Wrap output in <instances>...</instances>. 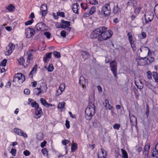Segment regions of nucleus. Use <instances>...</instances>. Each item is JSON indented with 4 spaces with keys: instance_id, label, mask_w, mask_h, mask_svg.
I'll return each mask as SVG.
<instances>
[{
    "instance_id": "nucleus-48",
    "label": "nucleus",
    "mask_w": 158,
    "mask_h": 158,
    "mask_svg": "<svg viewBox=\"0 0 158 158\" xmlns=\"http://www.w3.org/2000/svg\"><path fill=\"white\" fill-rule=\"evenodd\" d=\"M120 127V124H115L114 125L113 128L117 130H118Z\"/></svg>"
},
{
    "instance_id": "nucleus-10",
    "label": "nucleus",
    "mask_w": 158,
    "mask_h": 158,
    "mask_svg": "<svg viewBox=\"0 0 158 158\" xmlns=\"http://www.w3.org/2000/svg\"><path fill=\"white\" fill-rule=\"evenodd\" d=\"M145 59V57H140V58H137L136 59V61L138 65L141 66H144L147 65Z\"/></svg>"
},
{
    "instance_id": "nucleus-33",
    "label": "nucleus",
    "mask_w": 158,
    "mask_h": 158,
    "mask_svg": "<svg viewBox=\"0 0 158 158\" xmlns=\"http://www.w3.org/2000/svg\"><path fill=\"white\" fill-rule=\"evenodd\" d=\"M54 69V67L52 64H49L47 69L48 72H52Z\"/></svg>"
},
{
    "instance_id": "nucleus-60",
    "label": "nucleus",
    "mask_w": 158,
    "mask_h": 158,
    "mask_svg": "<svg viewBox=\"0 0 158 158\" xmlns=\"http://www.w3.org/2000/svg\"><path fill=\"white\" fill-rule=\"evenodd\" d=\"M81 54L83 56H87V57L89 55L88 53L85 51H81Z\"/></svg>"
},
{
    "instance_id": "nucleus-11",
    "label": "nucleus",
    "mask_w": 158,
    "mask_h": 158,
    "mask_svg": "<svg viewBox=\"0 0 158 158\" xmlns=\"http://www.w3.org/2000/svg\"><path fill=\"white\" fill-rule=\"evenodd\" d=\"M43 86H41L40 88H37L34 89L35 92L36 93V94L37 95H39L42 92H45L47 89V87L46 85H44V89H42Z\"/></svg>"
},
{
    "instance_id": "nucleus-64",
    "label": "nucleus",
    "mask_w": 158,
    "mask_h": 158,
    "mask_svg": "<svg viewBox=\"0 0 158 158\" xmlns=\"http://www.w3.org/2000/svg\"><path fill=\"white\" fill-rule=\"evenodd\" d=\"M41 14L43 16H45L47 12V10H43L41 11Z\"/></svg>"
},
{
    "instance_id": "nucleus-61",
    "label": "nucleus",
    "mask_w": 158,
    "mask_h": 158,
    "mask_svg": "<svg viewBox=\"0 0 158 158\" xmlns=\"http://www.w3.org/2000/svg\"><path fill=\"white\" fill-rule=\"evenodd\" d=\"M24 93L25 94L28 95L30 94V91L28 89H25L24 90Z\"/></svg>"
},
{
    "instance_id": "nucleus-53",
    "label": "nucleus",
    "mask_w": 158,
    "mask_h": 158,
    "mask_svg": "<svg viewBox=\"0 0 158 158\" xmlns=\"http://www.w3.org/2000/svg\"><path fill=\"white\" fill-rule=\"evenodd\" d=\"M16 149L12 148L11 149L10 153H11L13 156H15L16 155Z\"/></svg>"
},
{
    "instance_id": "nucleus-51",
    "label": "nucleus",
    "mask_w": 158,
    "mask_h": 158,
    "mask_svg": "<svg viewBox=\"0 0 158 158\" xmlns=\"http://www.w3.org/2000/svg\"><path fill=\"white\" fill-rule=\"evenodd\" d=\"M57 15L58 16H59L62 17H65L64 13L63 12H58L57 13Z\"/></svg>"
},
{
    "instance_id": "nucleus-18",
    "label": "nucleus",
    "mask_w": 158,
    "mask_h": 158,
    "mask_svg": "<svg viewBox=\"0 0 158 158\" xmlns=\"http://www.w3.org/2000/svg\"><path fill=\"white\" fill-rule=\"evenodd\" d=\"M27 54L28 55L27 60V64H26V66H27L30 62V60L33 58V55L32 54V52L31 51H29L27 52Z\"/></svg>"
},
{
    "instance_id": "nucleus-27",
    "label": "nucleus",
    "mask_w": 158,
    "mask_h": 158,
    "mask_svg": "<svg viewBox=\"0 0 158 158\" xmlns=\"http://www.w3.org/2000/svg\"><path fill=\"white\" fill-rule=\"evenodd\" d=\"M127 35L128 37V39L130 43L131 46H132V34L131 32H128L127 34Z\"/></svg>"
},
{
    "instance_id": "nucleus-12",
    "label": "nucleus",
    "mask_w": 158,
    "mask_h": 158,
    "mask_svg": "<svg viewBox=\"0 0 158 158\" xmlns=\"http://www.w3.org/2000/svg\"><path fill=\"white\" fill-rule=\"evenodd\" d=\"M88 82L87 79L85 78L82 75L80 76L79 79V83L82 86L83 88H84L85 85L86 84L88 83Z\"/></svg>"
},
{
    "instance_id": "nucleus-56",
    "label": "nucleus",
    "mask_w": 158,
    "mask_h": 158,
    "mask_svg": "<svg viewBox=\"0 0 158 158\" xmlns=\"http://www.w3.org/2000/svg\"><path fill=\"white\" fill-rule=\"evenodd\" d=\"M23 154L26 156L29 155L30 154V153L29 151L26 150L23 152Z\"/></svg>"
},
{
    "instance_id": "nucleus-41",
    "label": "nucleus",
    "mask_w": 158,
    "mask_h": 158,
    "mask_svg": "<svg viewBox=\"0 0 158 158\" xmlns=\"http://www.w3.org/2000/svg\"><path fill=\"white\" fill-rule=\"evenodd\" d=\"M64 24L67 27V30L69 31H70L71 28L69 27V26H70L69 22L66 21Z\"/></svg>"
},
{
    "instance_id": "nucleus-2",
    "label": "nucleus",
    "mask_w": 158,
    "mask_h": 158,
    "mask_svg": "<svg viewBox=\"0 0 158 158\" xmlns=\"http://www.w3.org/2000/svg\"><path fill=\"white\" fill-rule=\"evenodd\" d=\"M95 106L93 102H89L87 107L85 110V117L86 120L91 119L95 113Z\"/></svg>"
},
{
    "instance_id": "nucleus-43",
    "label": "nucleus",
    "mask_w": 158,
    "mask_h": 158,
    "mask_svg": "<svg viewBox=\"0 0 158 158\" xmlns=\"http://www.w3.org/2000/svg\"><path fill=\"white\" fill-rule=\"evenodd\" d=\"M7 61V60L4 59L0 63V65L4 67L6 66V63Z\"/></svg>"
},
{
    "instance_id": "nucleus-29",
    "label": "nucleus",
    "mask_w": 158,
    "mask_h": 158,
    "mask_svg": "<svg viewBox=\"0 0 158 158\" xmlns=\"http://www.w3.org/2000/svg\"><path fill=\"white\" fill-rule=\"evenodd\" d=\"M6 8L10 11L12 12L14 10L15 8L14 6L11 4H10L6 7Z\"/></svg>"
},
{
    "instance_id": "nucleus-32",
    "label": "nucleus",
    "mask_w": 158,
    "mask_h": 158,
    "mask_svg": "<svg viewBox=\"0 0 158 158\" xmlns=\"http://www.w3.org/2000/svg\"><path fill=\"white\" fill-rule=\"evenodd\" d=\"M65 85L64 83H62L60 85L59 87V89L60 90L61 93L65 89Z\"/></svg>"
},
{
    "instance_id": "nucleus-5",
    "label": "nucleus",
    "mask_w": 158,
    "mask_h": 158,
    "mask_svg": "<svg viewBox=\"0 0 158 158\" xmlns=\"http://www.w3.org/2000/svg\"><path fill=\"white\" fill-rule=\"evenodd\" d=\"M110 67L114 77H115L117 76V63L116 61L113 60L110 63Z\"/></svg>"
},
{
    "instance_id": "nucleus-26",
    "label": "nucleus",
    "mask_w": 158,
    "mask_h": 158,
    "mask_svg": "<svg viewBox=\"0 0 158 158\" xmlns=\"http://www.w3.org/2000/svg\"><path fill=\"white\" fill-rule=\"evenodd\" d=\"M130 120L131 124H133L135 122H137L136 118L133 115L130 116Z\"/></svg>"
},
{
    "instance_id": "nucleus-6",
    "label": "nucleus",
    "mask_w": 158,
    "mask_h": 158,
    "mask_svg": "<svg viewBox=\"0 0 158 158\" xmlns=\"http://www.w3.org/2000/svg\"><path fill=\"white\" fill-rule=\"evenodd\" d=\"M35 33V30L32 28L28 27L25 30V34L27 38H31L34 35Z\"/></svg>"
},
{
    "instance_id": "nucleus-52",
    "label": "nucleus",
    "mask_w": 158,
    "mask_h": 158,
    "mask_svg": "<svg viewBox=\"0 0 158 158\" xmlns=\"http://www.w3.org/2000/svg\"><path fill=\"white\" fill-rule=\"evenodd\" d=\"M44 35L46 36L47 38L48 39H49L50 38L51 34L48 32H44Z\"/></svg>"
},
{
    "instance_id": "nucleus-13",
    "label": "nucleus",
    "mask_w": 158,
    "mask_h": 158,
    "mask_svg": "<svg viewBox=\"0 0 158 158\" xmlns=\"http://www.w3.org/2000/svg\"><path fill=\"white\" fill-rule=\"evenodd\" d=\"M42 112L40 107H38L36 108L35 110V117L37 118H40L42 115Z\"/></svg>"
},
{
    "instance_id": "nucleus-49",
    "label": "nucleus",
    "mask_w": 158,
    "mask_h": 158,
    "mask_svg": "<svg viewBox=\"0 0 158 158\" xmlns=\"http://www.w3.org/2000/svg\"><path fill=\"white\" fill-rule=\"evenodd\" d=\"M81 6L82 8H83L85 10L86 9L88 8L86 3H81Z\"/></svg>"
},
{
    "instance_id": "nucleus-63",
    "label": "nucleus",
    "mask_w": 158,
    "mask_h": 158,
    "mask_svg": "<svg viewBox=\"0 0 158 158\" xmlns=\"http://www.w3.org/2000/svg\"><path fill=\"white\" fill-rule=\"evenodd\" d=\"M46 143H47V142L46 141H44L43 142H42V143H41V144H40L41 147L42 148L44 147L45 146Z\"/></svg>"
},
{
    "instance_id": "nucleus-3",
    "label": "nucleus",
    "mask_w": 158,
    "mask_h": 158,
    "mask_svg": "<svg viewBox=\"0 0 158 158\" xmlns=\"http://www.w3.org/2000/svg\"><path fill=\"white\" fill-rule=\"evenodd\" d=\"M110 3L105 4L102 7L101 13L104 16L108 17L110 14L111 9L110 6Z\"/></svg>"
},
{
    "instance_id": "nucleus-44",
    "label": "nucleus",
    "mask_w": 158,
    "mask_h": 158,
    "mask_svg": "<svg viewBox=\"0 0 158 158\" xmlns=\"http://www.w3.org/2000/svg\"><path fill=\"white\" fill-rule=\"evenodd\" d=\"M34 22V20L33 19H31V20H29L25 23V24L26 26H27L28 25H31V24L32 23Z\"/></svg>"
},
{
    "instance_id": "nucleus-23",
    "label": "nucleus",
    "mask_w": 158,
    "mask_h": 158,
    "mask_svg": "<svg viewBox=\"0 0 158 158\" xmlns=\"http://www.w3.org/2000/svg\"><path fill=\"white\" fill-rule=\"evenodd\" d=\"M121 9L118 7V5L116 6H114L113 9V12L114 14H118L121 12Z\"/></svg>"
},
{
    "instance_id": "nucleus-55",
    "label": "nucleus",
    "mask_w": 158,
    "mask_h": 158,
    "mask_svg": "<svg viewBox=\"0 0 158 158\" xmlns=\"http://www.w3.org/2000/svg\"><path fill=\"white\" fill-rule=\"evenodd\" d=\"M43 138L42 135L41 134H38L37 135V139L39 140H40Z\"/></svg>"
},
{
    "instance_id": "nucleus-62",
    "label": "nucleus",
    "mask_w": 158,
    "mask_h": 158,
    "mask_svg": "<svg viewBox=\"0 0 158 158\" xmlns=\"http://www.w3.org/2000/svg\"><path fill=\"white\" fill-rule=\"evenodd\" d=\"M147 77H148V78L149 79H150L152 78V74L151 73V72L150 71H148L147 72Z\"/></svg>"
},
{
    "instance_id": "nucleus-19",
    "label": "nucleus",
    "mask_w": 158,
    "mask_h": 158,
    "mask_svg": "<svg viewBox=\"0 0 158 158\" xmlns=\"http://www.w3.org/2000/svg\"><path fill=\"white\" fill-rule=\"evenodd\" d=\"M79 7V5L77 3H73L72 6V9L73 12L75 13H78V7Z\"/></svg>"
},
{
    "instance_id": "nucleus-39",
    "label": "nucleus",
    "mask_w": 158,
    "mask_h": 158,
    "mask_svg": "<svg viewBox=\"0 0 158 158\" xmlns=\"http://www.w3.org/2000/svg\"><path fill=\"white\" fill-rule=\"evenodd\" d=\"M41 152L44 155L48 156V151L47 149L45 148H43L41 150Z\"/></svg>"
},
{
    "instance_id": "nucleus-40",
    "label": "nucleus",
    "mask_w": 158,
    "mask_h": 158,
    "mask_svg": "<svg viewBox=\"0 0 158 158\" xmlns=\"http://www.w3.org/2000/svg\"><path fill=\"white\" fill-rule=\"evenodd\" d=\"M31 105L32 107H35V108L39 107L38 104L35 101L32 102L31 104Z\"/></svg>"
},
{
    "instance_id": "nucleus-54",
    "label": "nucleus",
    "mask_w": 158,
    "mask_h": 158,
    "mask_svg": "<svg viewBox=\"0 0 158 158\" xmlns=\"http://www.w3.org/2000/svg\"><path fill=\"white\" fill-rule=\"evenodd\" d=\"M69 142L70 141L68 140L65 139L62 141V143L63 144L66 145L67 144L69 143Z\"/></svg>"
},
{
    "instance_id": "nucleus-28",
    "label": "nucleus",
    "mask_w": 158,
    "mask_h": 158,
    "mask_svg": "<svg viewBox=\"0 0 158 158\" xmlns=\"http://www.w3.org/2000/svg\"><path fill=\"white\" fill-rule=\"evenodd\" d=\"M65 104V103L64 102H60L58 106V108L61 110L63 109L64 108Z\"/></svg>"
},
{
    "instance_id": "nucleus-25",
    "label": "nucleus",
    "mask_w": 158,
    "mask_h": 158,
    "mask_svg": "<svg viewBox=\"0 0 158 158\" xmlns=\"http://www.w3.org/2000/svg\"><path fill=\"white\" fill-rule=\"evenodd\" d=\"M40 101H41V102L42 103V104L43 105L45 106H47L48 107H49V106H52L50 104L48 103L43 98H41L40 99Z\"/></svg>"
},
{
    "instance_id": "nucleus-8",
    "label": "nucleus",
    "mask_w": 158,
    "mask_h": 158,
    "mask_svg": "<svg viewBox=\"0 0 158 158\" xmlns=\"http://www.w3.org/2000/svg\"><path fill=\"white\" fill-rule=\"evenodd\" d=\"M145 19L146 23L151 22L153 18V14L151 12H146L145 15Z\"/></svg>"
},
{
    "instance_id": "nucleus-20",
    "label": "nucleus",
    "mask_w": 158,
    "mask_h": 158,
    "mask_svg": "<svg viewBox=\"0 0 158 158\" xmlns=\"http://www.w3.org/2000/svg\"><path fill=\"white\" fill-rule=\"evenodd\" d=\"M104 106L106 110H111L113 106L109 103V101L107 99H105L104 102Z\"/></svg>"
},
{
    "instance_id": "nucleus-38",
    "label": "nucleus",
    "mask_w": 158,
    "mask_h": 158,
    "mask_svg": "<svg viewBox=\"0 0 158 158\" xmlns=\"http://www.w3.org/2000/svg\"><path fill=\"white\" fill-rule=\"evenodd\" d=\"M121 150L123 156V158H128L127 154L126 151L123 149H122Z\"/></svg>"
},
{
    "instance_id": "nucleus-22",
    "label": "nucleus",
    "mask_w": 158,
    "mask_h": 158,
    "mask_svg": "<svg viewBox=\"0 0 158 158\" xmlns=\"http://www.w3.org/2000/svg\"><path fill=\"white\" fill-rule=\"evenodd\" d=\"M145 60L147 64H149L154 60V58L151 56H149L148 58L145 57Z\"/></svg>"
},
{
    "instance_id": "nucleus-57",
    "label": "nucleus",
    "mask_w": 158,
    "mask_h": 158,
    "mask_svg": "<svg viewBox=\"0 0 158 158\" xmlns=\"http://www.w3.org/2000/svg\"><path fill=\"white\" fill-rule=\"evenodd\" d=\"M65 126L67 129H69L70 127L69 122L67 120L65 121Z\"/></svg>"
},
{
    "instance_id": "nucleus-30",
    "label": "nucleus",
    "mask_w": 158,
    "mask_h": 158,
    "mask_svg": "<svg viewBox=\"0 0 158 158\" xmlns=\"http://www.w3.org/2000/svg\"><path fill=\"white\" fill-rule=\"evenodd\" d=\"M77 144L75 143H73L71 147V151L73 152H74L75 150L77 149Z\"/></svg>"
},
{
    "instance_id": "nucleus-21",
    "label": "nucleus",
    "mask_w": 158,
    "mask_h": 158,
    "mask_svg": "<svg viewBox=\"0 0 158 158\" xmlns=\"http://www.w3.org/2000/svg\"><path fill=\"white\" fill-rule=\"evenodd\" d=\"M106 152L101 149L100 150L98 151V157H106Z\"/></svg>"
},
{
    "instance_id": "nucleus-59",
    "label": "nucleus",
    "mask_w": 158,
    "mask_h": 158,
    "mask_svg": "<svg viewBox=\"0 0 158 158\" xmlns=\"http://www.w3.org/2000/svg\"><path fill=\"white\" fill-rule=\"evenodd\" d=\"M153 151H155L156 153H158V143L156 144L155 148L153 150Z\"/></svg>"
},
{
    "instance_id": "nucleus-15",
    "label": "nucleus",
    "mask_w": 158,
    "mask_h": 158,
    "mask_svg": "<svg viewBox=\"0 0 158 158\" xmlns=\"http://www.w3.org/2000/svg\"><path fill=\"white\" fill-rule=\"evenodd\" d=\"M150 147V144L147 143L144 147L143 151V154L145 157L148 156Z\"/></svg>"
},
{
    "instance_id": "nucleus-31",
    "label": "nucleus",
    "mask_w": 158,
    "mask_h": 158,
    "mask_svg": "<svg viewBox=\"0 0 158 158\" xmlns=\"http://www.w3.org/2000/svg\"><path fill=\"white\" fill-rule=\"evenodd\" d=\"M146 85L149 88L152 89L154 88V86L152 84L148 81H144Z\"/></svg>"
},
{
    "instance_id": "nucleus-16",
    "label": "nucleus",
    "mask_w": 158,
    "mask_h": 158,
    "mask_svg": "<svg viewBox=\"0 0 158 158\" xmlns=\"http://www.w3.org/2000/svg\"><path fill=\"white\" fill-rule=\"evenodd\" d=\"M140 51L141 53H139L141 54L142 55L144 54H146L147 53L148 54L150 50L147 47H141L140 48Z\"/></svg>"
},
{
    "instance_id": "nucleus-17",
    "label": "nucleus",
    "mask_w": 158,
    "mask_h": 158,
    "mask_svg": "<svg viewBox=\"0 0 158 158\" xmlns=\"http://www.w3.org/2000/svg\"><path fill=\"white\" fill-rule=\"evenodd\" d=\"M52 52H50L47 53L45 54V56L43 57V61L44 63H47L49 61L51 57Z\"/></svg>"
},
{
    "instance_id": "nucleus-7",
    "label": "nucleus",
    "mask_w": 158,
    "mask_h": 158,
    "mask_svg": "<svg viewBox=\"0 0 158 158\" xmlns=\"http://www.w3.org/2000/svg\"><path fill=\"white\" fill-rule=\"evenodd\" d=\"M15 48V46L14 44L10 43L6 47V52L5 55L6 56H9L11 54Z\"/></svg>"
},
{
    "instance_id": "nucleus-47",
    "label": "nucleus",
    "mask_w": 158,
    "mask_h": 158,
    "mask_svg": "<svg viewBox=\"0 0 158 158\" xmlns=\"http://www.w3.org/2000/svg\"><path fill=\"white\" fill-rule=\"evenodd\" d=\"M135 83L136 86V87H137V88L138 89H139L140 90H141L143 88V85H140V86L138 85L137 84V83H138V82H137L136 81V80H135Z\"/></svg>"
},
{
    "instance_id": "nucleus-45",
    "label": "nucleus",
    "mask_w": 158,
    "mask_h": 158,
    "mask_svg": "<svg viewBox=\"0 0 158 158\" xmlns=\"http://www.w3.org/2000/svg\"><path fill=\"white\" fill-rule=\"evenodd\" d=\"M158 153H156L155 151H153L151 158H158Z\"/></svg>"
},
{
    "instance_id": "nucleus-58",
    "label": "nucleus",
    "mask_w": 158,
    "mask_h": 158,
    "mask_svg": "<svg viewBox=\"0 0 158 158\" xmlns=\"http://www.w3.org/2000/svg\"><path fill=\"white\" fill-rule=\"evenodd\" d=\"M35 71L34 70V68H33L29 73V76L31 77H32L33 74L35 73Z\"/></svg>"
},
{
    "instance_id": "nucleus-14",
    "label": "nucleus",
    "mask_w": 158,
    "mask_h": 158,
    "mask_svg": "<svg viewBox=\"0 0 158 158\" xmlns=\"http://www.w3.org/2000/svg\"><path fill=\"white\" fill-rule=\"evenodd\" d=\"M45 26L44 24L42 23H39L35 25V28L38 31H43L45 30Z\"/></svg>"
},
{
    "instance_id": "nucleus-34",
    "label": "nucleus",
    "mask_w": 158,
    "mask_h": 158,
    "mask_svg": "<svg viewBox=\"0 0 158 158\" xmlns=\"http://www.w3.org/2000/svg\"><path fill=\"white\" fill-rule=\"evenodd\" d=\"M96 7L95 6H92L89 10V14L90 15H92L96 11Z\"/></svg>"
},
{
    "instance_id": "nucleus-50",
    "label": "nucleus",
    "mask_w": 158,
    "mask_h": 158,
    "mask_svg": "<svg viewBox=\"0 0 158 158\" xmlns=\"http://www.w3.org/2000/svg\"><path fill=\"white\" fill-rule=\"evenodd\" d=\"M146 36V34L144 32H142L140 35V37L141 39H143Z\"/></svg>"
},
{
    "instance_id": "nucleus-1",
    "label": "nucleus",
    "mask_w": 158,
    "mask_h": 158,
    "mask_svg": "<svg viewBox=\"0 0 158 158\" xmlns=\"http://www.w3.org/2000/svg\"><path fill=\"white\" fill-rule=\"evenodd\" d=\"M107 29L105 27H100L95 29L91 33L90 37L92 39L98 37V40L100 42L107 40L112 36L113 32Z\"/></svg>"
},
{
    "instance_id": "nucleus-9",
    "label": "nucleus",
    "mask_w": 158,
    "mask_h": 158,
    "mask_svg": "<svg viewBox=\"0 0 158 158\" xmlns=\"http://www.w3.org/2000/svg\"><path fill=\"white\" fill-rule=\"evenodd\" d=\"M14 130V131L18 135L22 136L24 138H27V134L24 133V132L21 129L17 128H15Z\"/></svg>"
},
{
    "instance_id": "nucleus-36",
    "label": "nucleus",
    "mask_w": 158,
    "mask_h": 158,
    "mask_svg": "<svg viewBox=\"0 0 158 158\" xmlns=\"http://www.w3.org/2000/svg\"><path fill=\"white\" fill-rule=\"evenodd\" d=\"M153 77L156 82H158V74L156 72H154Z\"/></svg>"
},
{
    "instance_id": "nucleus-24",
    "label": "nucleus",
    "mask_w": 158,
    "mask_h": 158,
    "mask_svg": "<svg viewBox=\"0 0 158 158\" xmlns=\"http://www.w3.org/2000/svg\"><path fill=\"white\" fill-rule=\"evenodd\" d=\"M25 59L23 57H20L19 59L18 60V62L19 64L21 65H23L24 67L26 66V64H24L25 63Z\"/></svg>"
},
{
    "instance_id": "nucleus-4",
    "label": "nucleus",
    "mask_w": 158,
    "mask_h": 158,
    "mask_svg": "<svg viewBox=\"0 0 158 158\" xmlns=\"http://www.w3.org/2000/svg\"><path fill=\"white\" fill-rule=\"evenodd\" d=\"M25 80L24 75L20 73L15 74L13 80V82H17L20 84H22Z\"/></svg>"
},
{
    "instance_id": "nucleus-35",
    "label": "nucleus",
    "mask_w": 158,
    "mask_h": 158,
    "mask_svg": "<svg viewBox=\"0 0 158 158\" xmlns=\"http://www.w3.org/2000/svg\"><path fill=\"white\" fill-rule=\"evenodd\" d=\"M40 10L41 11L47 10V5L45 4L41 5L40 7Z\"/></svg>"
},
{
    "instance_id": "nucleus-37",
    "label": "nucleus",
    "mask_w": 158,
    "mask_h": 158,
    "mask_svg": "<svg viewBox=\"0 0 158 158\" xmlns=\"http://www.w3.org/2000/svg\"><path fill=\"white\" fill-rule=\"evenodd\" d=\"M87 2L92 4H98V2L96 0H86Z\"/></svg>"
},
{
    "instance_id": "nucleus-46",
    "label": "nucleus",
    "mask_w": 158,
    "mask_h": 158,
    "mask_svg": "<svg viewBox=\"0 0 158 158\" xmlns=\"http://www.w3.org/2000/svg\"><path fill=\"white\" fill-rule=\"evenodd\" d=\"M60 35L62 37H65L66 35V32L65 31H62L60 32Z\"/></svg>"
},
{
    "instance_id": "nucleus-42",
    "label": "nucleus",
    "mask_w": 158,
    "mask_h": 158,
    "mask_svg": "<svg viewBox=\"0 0 158 158\" xmlns=\"http://www.w3.org/2000/svg\"><path fill=\"white\" fill-rule=\"evenodd\" d=\"M53 55L55 57L57 58H59L60 57V53L57 51H54Z\"/></svg>"
}]
</instances>
